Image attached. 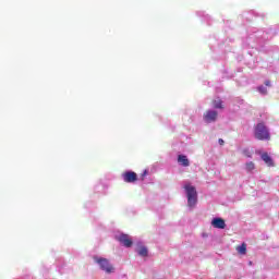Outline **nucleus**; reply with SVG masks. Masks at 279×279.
<instances>
[{
    "mask_svg": "<svg viewBox=\"0 0 279 279\" xmlns=\"http://www.w3.org/2000/svg\"><path fill=\"white\" fill-rule=\"evenodd\" d=\"M255 138L257 141H269L271 138V135L269 134V130H267V126L265 123L259 122L255 126Z\"/></svg>",
    "mask_w": 279,
    "mask_h": 279,
    "instance_id": "f257e3e1",
    "label": "nucleus"
},
{
    "mask_svg": "<svg viewBox=\"0 0 279 279\" xmlns=\"http://www.w3.org/2000/svg\"><path fill=\"white\" fill-rule=\"evenodd\" d=\"M184 190L186 192L187 205L193 208L197 204V190L191 184H185Z\"/></svg>",
    "mask_w": 279,
    "mask_h": 279,
    "instance_id": "f03ea898",
    "label": "nucleus"
},
{
    "mask_svg": "<svg viewBox=\"0 0 279 279\" xmlns=\"http://www.w3.org/2000/svg\"><path fill=\"white\" fill-rule=\"evenodd\" d=\"M95 263H97L102 269V271H106V274H112L114 271V267L110 265V262L107 258L104 257H94Z\"/></svg>",
    "mask_w": 279,
    "mask_h": 279,
    "instance_id": "7ed1b4c3",
    "label": "nucleus"
},
{
    "mask_svg": "<svg viewBox=\"0 0 279 279\" xmlns=\"http://www.w3.org/2000/svg\"><path fill=\"white\" fill-rule=\"evenodd\" d=\"M217 117H219V113L216 110H207L203 114L205 123H215V121H217Z\"/></svg>",
    "mask_w": 279,
    "mask_h": 279,
    "instance_id": "20e7f679",
    "label": "nucleus"
},
{
    "mask_svg": "<svg viewBox=\"0 0 279 279\" xmlns=\"http://www.w3.org/2000/svg\"><path fill=\"white\" fill-rule=\"evenodd\" d=\"M122 178L124 180V182H126L128 184H134V182L138 181V174H136V172L134 171H126L122 174Z\"/></svg>",
    "mask_w": 279,
    "mask_h": 279,
    "instance_id": "39448f33",
    "label": "nucleus"
},
{
    "mask_svg": "<svg viewBox=\"0 0 279 279\" xmlns=\"http://www.w3.org/2000/svg\"><path fill=\"white\" fill-rule=\"evenodd\" d=\"M118 241L124 245V247H132V239H130V235L122 233L119 235Z\"/></svg>",
    "mask_w": 279,
    "mask_h": 279,
    "instance_id": "423d86ee",
    "label": "nucleus"
},
{
    "mask_svg": "<svg viewBox=\"0 0 279 279\" xmlns=\"http://www.w3.org/2000/svg\"><path fill=\"white\" fill-rule=\"evenodd\" d=\"M213 228H217L218 230H225L226 228V220L222 218H214L211 220Z\"/></svg>",
    "mask_w": 279,
    "mask_h": 279,
    "instance_id": "0eeeda50",
    "label": "nucleus"
},
{
    "mask_svg": "<svg viewBox=\"0 0 279 279\" xmlns=\"http://www.w3.org/2000/svg\"><path fill=\"white\" fill-rule=\"evenodd\" d=\"M262 160L265 161V165H267V167H274V159H271L269 154L263 153L262 154Z\"/></svg>",
    "mask_w": 279,
    "mask_h": 279,
    "instance_id": "6e6552de",
    "label": "nucleus"
},
{
    "mask_svg": "<svg viewBox=\"0 0 279 279\" xmlns=\"http://www.w3.org/2000/svg\"><path fill=\"white\" fill-rule=\"evenodd\" d=\"M238 254H241L242 256H245L247 254V244L242 243V245L235 247Z\"/></svg>",
    "mask_w": 279,
    "mask_h": 279,
    "instance_id": "1a4fd4ad",
    "label": "nucleus"
},
{
    "mask_svg": "<svg viewBox=\"0 0 279 279\" xmlns=\"http://www.w3.org/2000/svg\"><path fill=\"white\" fill-rule=\"evenodd\" d=\"M178 162H180L183 167H189L191 165L189 158H186L184 155H179Z\"/></svg>",
    "mask_w": 279,
    "mask_h": 279,
    "instance_id": "9d476101",
    "label": "nucleus"
},
{
    "mask_svg": "<svg viewBox=\"0 0 279 279\" xmlns=\"http://www.w3.org/2000/svg\"><path fill=\"white\" fill-rule=\"evenodd\" d=\"M213 106L216 109L223 110V101L221 99H219V98L216 99V100H213Z\"/></svg>",
    "mask_w": 279,
    "mask_h": 279,
    "instance_id": "9b49d317",
    "label": "nucleus"
},
{
    "mask_svg": "<svg viewBox=\"0 0 279 279\" xmlns=\"http://www.w3.org/2000/svg\"><path fill=\"white\" fill-rule=\"evenodd\" d=\"M254 169H256L254 161H250L246 163V171H254Z\"/></svg>",
    "mask_w": 279,
    "mask_h": 279,
    "instance_id": "f8f14e48",
    "label": "nucleus"
},
{
    "mask_svg": "<svg viewBox=\"0 0 279 279\" xmlns=\"http://www.w3.org/2000/svg\"><path fill=\"white\" fill-rule=\"evenodd\" d=\"M147 254H148L147 247L142 246V247L138 250V255H140V256H147Z\"/></svg>",
    "mask_w": 279,
    "mask_h": 279,
    "instance_id": "ddd939ff",
    "label": "nucleus"
},
{
    "mask_svg": "<svg viewBox=\"0 0 279 279\" xmlns=\"http://www.w3.org/2000/svg\"><path fill=\"white\" fill-rule=\"evenodd\" d=\"M258 92H259L262 95H267V87H265V86H259V87H258Z\"/></svg>",
    "mask_w": 279,
    "mask_h": 279,
    "instance_id": "4468645a",
    "label": "nucleus"
},
{
    "mask_svg": "<svg viewBox=\"0 0 279 279\" xmlns=\"http://www.w3.org/2000/svg\"><path fill=\"white\" fill-rule=\"evenodd\" d=\"M265 86H271V82L265 81Z\"/></svg>",
    "mask_w": 279,
    "mask_h": 279,
    "instance_id": "2eb2a0df",
    "label": "nucleus"
},
{
    "mask_svg": "<svg viewBox=\"0 0 279 279\" xmlns=\"http://www.w3.org/2000/svg\"><path fill=\"white\" fill-rule=\"evenodd\" d=\"M218 143H219V145H225V142L221 138L218 140Z\"/></svg>",
    "mask_w": 279,
    "mask_h": 279,
    "instance_id": "dca6fc26",
    "label": "nucleus"
},
{
    "mask_svg": "<svg viewBox=\"0 0 279 279\" xmlns=\"http://www.w3.org/2000/svg\"><path fill=\"white\" fill-rule=\"evenodd\" d=\"M145 175H147V170H145L142 174V180H144Z\"/></svg>",
    "mask_w": 279,
    "mask_h": 279,
    "instance_id": "f3484780",
    "label": "nucleus"
}]
</instances>
